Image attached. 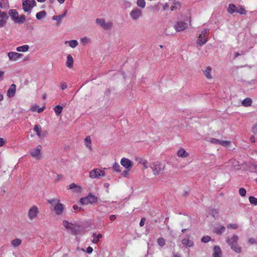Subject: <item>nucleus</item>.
I'll list each match as a JSON object with an SVG mask.
<instances>
[{
    "label": "nucleus",
    "mask_w": 257,
    "mask_h": 257,
    "mask_svg": "<svg viewBox=\"0 0 257 257\" xmlns=\"http://www.w3.org/2000/svg\"><path fill=\"white\" fill-rule=\"evenodd\" d=\"M46 16V12L45 11H40V12L37 13L36 16V18L38 20H40L43 18L45 17Z\"/></svg>",
    "instance_id": "2f4dec72"
},
{
    "label": "nucleus",
    "mask_w": 257,
    "mask_h": 257,
    "mask_svg": "<svg viewBox=\"0 0 257 257\" xmlns=\"http://www.w3.org/2000/svg\"><path fill=\"white\" fill-rule=\"evenodd\" d=\"M238 240V237L236 235H233L231 238H227L226 242L233 250L240 253L241 251V247L237 244Z\"/></svg>",
    "instance_id": "f257e3e1"
},
{
    "label": "nucleus",
    "mask_w": 257,
    "mask_h": 257,
    "mask_svg": "<svg viewBox=\"0 0 257 257\" xmlns=\"http://www.w3.org/2000/svg\"><path fill=\"white\" fill-rule=\"evenodd\" d=\"M26 21V17L24 15H18V17H17L16 20H15V23L17 24H22L24 23Z\"/></svg>",
    "instance_id": "cd10ccee"
},
{
    "label": "nucleus",
    "mask_w": 257,
    "mask_h": 257,
    "mask_svg": "<svg viewBox=\"0 0 257 257\" xmlns=\"http://www.w3.org/2000/svg\"><path fill=\"white\" fill-rule=\"evenodd\" d=\"M95 23L101 28L105 30H110L112 26L113 23L111 22H106L104 19L98 18L95 20Z\"/></svg>",
    "instance_id": "20e7f679"
},
{
    "label": "nucleus",
    "mask_w": 257,
    "mask_h": 257,
    "mask_svg": "<svg viewBox=\"0 0 257 257\" xmlns=\"http://www.w3.org/2000/svg\"><path fill=\"white\" fill-rule=\"evenodd\" d=\"M237 8L234 4H230L229 5L227 12L228 13L232 14L235 12H237Z\"/></svg>",
    "instance_id": "393cba45"
},
{
    "label": "nucleus",
    "mask_w": 257,
    "mask_h": 257,
    "mask_svg": "<svg viewBox=\"0 0 257 257\" xmlns=\"http://www.w3.org/2000/svg\"><path fill=\"white\" fill-rule=\"evenodd\" d=\"M147 161L146 160H145V161L143 162V166H144V168H145V169H147V168H148V166H147Z\"/></svg>",
    "instance_id": "69168bd1"
},
{
    "label": "nucleus",
    "mask_w": 257,
    "mask_h": 257,
    "mask_svg": "<svg viewBox=\"0 0 257 257\" xmlns=\"http://www.w3.org/2000/svg\"><path fill=\"white\" fill-rule=\"evenodd\" d=\"M213 257H220L222 254V251L220 247L219 246L215 245L213 248Z\"/></svg>",
    "instance_id": "aec40b11"
},
{
    "label": "nucleus",
    "mask_w": 257,
    "mask_h": 257,
    "mask_svg": "<svg viewBox=\"0 0 257 257\" xmlns=\"http://www.w3.org/2000/svg\"><path fill=\"white\" fill-rule=\"evenodd\" d=\"M115 218H116V217H115V215H111L110 216V217H109V219H110V220H111V221H113V220H114L115 219Z\"/></svg>",
    "instance_id": "338daca9"
},
{
    "label": "nucleus",
    "mask_w": 257,
    "mask_h": 257,
    "mask_svg": "<svg viewBox=\"0 0 257 257\" xmlns=\"http://www.w3.org/2000/svg\"><path fill=\"white\" fill-rule=\"evenodd\" d=\"M63 225L67 229H70L71 233L74 235H76L83 229V227L79 225L73 224L68 222L67 221H64Z\"/></svg>",
    "instance_id": "f03ea898"
},
{
    "label": "nucleus",
    "mask_w": 257,
    "mask_h": 257,
    "mask_svg": "<svg viewBox=\"0 0 257 257\" xmlns=\"http://www.w3.org/2000/svg\"><path fill=\"white\" fill-rule=\"evenodd\" d=\"M252 130L254 133H257V124L253 125Z\"/></svg>",
    "instance_id": "e2e57ef3"
},
{
    "label": "nucleus",
    "mask_w": 257,
    "mask_h": 257,
    "mask_svg": "<svg viewBox=\"0 0 257 257\" xmlns=\"http://www.w3.org/2000/svg\"><path fill=\"white\" fill-rule=\"evenodd\" d=\"M243 53L242 52H241V53H238V52H236L235 53V55H234V59H235V58H236L237 57L239 56H240L241 55H243Z\"/></svg>",
    "instance_id": "0e129e2a"
},
{
    "label": "nucleus",
    "mask_w": 257,
    "mask_h": 257,
    "mask_svg": "<svg viewBox=\"0 0 257 257\" xmlns=\"http://www.w3.org/2000/svg\"><path fill=\"white\" fill-rule=\"evenodd\" d=\"M239 193L241 196L244 197L246 193V190L243 188H240L239 189Z\"/></svg>",
    "instance_id": "37998d69"
},
{
    "label": "nucleus",
    "mask_w": 257,
    "mask_h": 257,
    "mask_svg": "<svg viewBox=\"0 0 257 257\" xmlns=\"http://www.w3.org/2000/svg\"><path fill=\"white\" fill-rule=\"evenodd\" d=\"M237 13L241 15H246V11L242 7H238L237 8Z\"/></svg>",
    "instance_id": "79ce46f5"
},
{
    "label": "nucleus",
    "mask_w": 257,
    "mask_h": 257,
    "mask_svg": "<svg viewBox=\"0 0 257 257\" xmlns=\"http://www.w3.org/2000/svg\"><path fill=\"white\" fill-rule=\"evenodd\" d=\"M66 65L69 68H72L73 66V59L71 55H68L67 57V61Z\"/></svg>",
    "instance_id": "4be33fe9"
},
{
    "label": "nucleus",
    "mask_w": 257,
    "mask_h": 257,
    "mask_svg": "<svg viewBox=\"0 0 257 257\" xmlns=\"http://www.w3.org/2000/svg\"><path fill=\"white\" fill-rule=\"evenodd\" d=\"M248 242L250 244H254L256 242L255 239L254 238H249V240H248Z\"/></svg>",
    "instance_id": "13d9d810"
},
{
    "label": "nucleus",
    "mask_w": 257,
    "mask_h": 257,
    "mask_svg": "<svg viewBox=\"0 0 257 257\" xmlns=\"http://www.w3.org/2000/svg\"><path fill=\"white\" fill-rule=\"evenodd\" d=\"M39 212L38 208L35 206H33L28 211V217L31 220L35 219Z\"/></svg>",
    "instance_id": "9d476101"
},
{
    "label": "nucleus",
    "mask_w": 257,
    "mask_h": 257,
    "mask_svg": "<svg viewBox=\"0 0 257 257\" xmlns=\"http://www.w3.org/2000/svg\"><path fill=\"white\" fill-rule=\"evenodd\" d=\"M209 142L212 144H218L224 147H228L231 144L230 141H221L213 138H210Z\"/></svg>",
    "instance_id": "f8f14e48"
},
{
    "label": "nucleus",
    "mask_w": 257,
    "mask_h": 257,
    "mask_svg": "<svg viewBox=\"0 0 257 257\" xmlns=\"http://www.w3.org/2000/svg\"><path fill=\"white\" fill-rule=\"evenodd\" d=\"M149 167L152 170L153 174L156 176L161 174V172L164 170L165 166L160 162L157 161L151 163Z\"/></svg>",
    "instance_id": "7ed1b4c3"
},
{
    "label": "nucleus",
    "mask_w": 257,
    "mask_h": 257,
    "mask_svg": "<svg viewBox=\"0 0 257 257\" xmlns=\"http://www.w3.org/2000/svg\"><path fill=\"white\" fill-rule=\"evenodd\" d=\"M16 86L14 84H12L7 91V95L9 97H12L16 93Z\"/></svg>",
    "instance_id": "6ab92c4d"
},
{
    "label": "nucleus",
    "mask_w": 257,
    "mask_h": 257,
    "mask_svg": "<svg viewBox=\"0 0 257 257\" xmlns=\"http://www.w3.org/2000/svg\"><path fill=\"white\" fill-rule=\"evenodd\" d=\"M105 173L103 170L94 169L89 172V177L91 179L99 178L100 177H104Z\"/></svg>",
    "instance_id": "0eeeda50"
},
{
    "label": "nucleus",
    "mask_w": 257,
    "mask_h": 257,
    "mask_svg": "<svg viewBox=\"0 0 257 257\" xmlns=\"http://www.w3.org/2000/svg\"><path fill=\"white\" fill-rule=\"evenodd\" d=\"M93 251V248L91 246H89L86 249V251L88 253H91Z\"/></svg>",
    "instance_id": "5fc2aeb1"
},
{
    "label": "nucleus",
    "mask_w": 257,
    "mask_h": 257,
    "mask_svg": "<svg viewBox=\"0 0 257 257\" xmlns=\"http://www.w3.org/2000/svg\"><path fill=\"white\" fill-rule=\"evenodd\" d=\"M6 24V21L4 20H2L1 19L0 20V27H3L5 26Z\"/></svg>",
    "instance_id": "8fccbe9b"
},
{
    "label": "nucleus",
    "mask_w": 257,
    "mask_h": 257,
    "mask_svg": "<svg viewBox=\"0 0 257 257\" xmlns=\"http://www.w3.org/2000/svg\"><path fill=\"white\" fill-rule=\"evenodd\" d=\"M123 3L125 5V6L127 7H130L131 5V3L127 1H124Z\"/></svg>",
    "instance_id": "4d7b16f0"
},
{
    "label": "nucleus",
    "mask_w": 257,
    "mask_h": 257,
    "mask_svg": "<svg viewBox=\"0 0 257 257\" xmlns=\"http://www.w3.org/2000/svg\"><path fill=\"white\" fill-rule=\"evenodd\" d=\"M228 228L236 229L238 227V226L236 224H229L227 226Z\"/></svg>",
    "instance_id": "49530a36"
},
{
    "label": "nucleus",
    "mask_w": 257,
    "mask_h": 257,
    "mask_svg": "<svg viewBox=\"0 0 257 257\" xmlns=\"http://www.w3.org/2000/svg\"><path fill=\"white\" fill-rule=\"evenodd\" d=\"M80 41L83 44L86 45L88 44L89 43H90L91 40L87 37H84L81 39Z\"/></svg>",
    "instance_id": "4c0bfd02"
},
{
    "label": "nucleus",
    "mask_w": 257,
    "mask_h": 257,
    "mask_svg": "<svg viewBox=\"0 0 257 257\" xmlns=\"http://www.w3.org/2000/svg\"><path fill=\"white\" fill-rule=\"evenodd\" d=\"M250 140L251 142L252 143H254L255 141V138L254 136H252L250 138Z\"/></svg>",
    "instance_id": "774afa93"
},
{
    "label": "nucleus",
    "mask_w": 257,
    "mask_h": 257,
    "mask_svg": "<svg viewBox=\"0 0 257 257\" xmlns=\"http://www.w3.org/2000/svg\"><path fill=\"white\" fill-rule=\"evenodd\" d=\"M62 109L63 107L59 105L56 106L54 108L57 115H59L62 112Z\"/></svg>",
    "instance_id": "e433bc0d"
},
{
    "label": "nucleus",
    "mask_w": 257,
    "mask_h": 257,
    "mask_svg": "<svg viewBox=\"0 0 257 257\" xmlns=\"http://www.w3.org/2000/svg\"><path fill=\"white\" fill-rule=\"evenodd\" d=\"M66 188L68 190H72L75 192H80L81 190V187L74 183L67 186Z\"/></svg>",
    "instance_id": "f3484780"
},
{
    "label": "nucleus",
    "mask_w": 257,
    "mask_h": 257,
    "mask_svg": "<svg viewBox=\"0 0 257 257\" xmlns=\"http://www.w3.org/2000/svg\"><path fill=\"white\" fill-rule=\"evenodd\" d=\"M5 143V141L2 138H0V147L3 146Z\"/></svg>",
    "instance_id": "bf43d9fd"
},
{
    "label": "nucleus",
    "mask_w": 257,
    "mask_h": 257,
    "mask_svg": "<svg viewBox=\"0 0 257 257\" xmlns=\"http://www.w3.org/2000/svg\"><path fill=\"white\" fill-rule=\"evenodd\" d=\"M137 5L142 9H144L146 7V2L145 0H137Z\"/></svg>",
    "instance_id": "f704fd0d"
},
{
    "label": "nucleus",
    "mask_w": 257,
    "mask_h": 257,
    "mask_svg": "<svg viewBox=\"0 0 257 257\" xmlns=\"http://www.w3.org/2000/svg\"><path fill=\"white\" fill-rule=\"evenodd\" d=\"M34 131L36 132L37 136L39 138L44 137L47 134L46 131L41 132L42 128L39 124H37L35 126Z\"/></svg>",
    "instance_id": "dca6fc26"
},
{
    "label": "nucleus",
    "mask_w": 257,
    "mask_h": 257,
    "mask_svg": "<svg viewBox=\"0 0 257 257\" xmlns=\"http://www.w3.org/2000/svg\"><path fill=\"white\" fill-rule=\"evenodd\" d=\"M85 142L86 143V146L90 150H92V148L91 146V139L89 136L87 137L85 139Z\"/></svg>",
    "instance_id": "473e14b6"
},
{
    "label": "nucleus",
    "mask_w": 257,
    "mask_h": 257,
    "mask_svg": "<svg viewBox=\"0 0 257 257\" xmlns=\"http://www.w3.org/2000/svg\"><path fill=\"white\" fill-rule=\"evenodd\" d=\"M11 243L14 247H17L21 244L22 241L19 238H16L12 240Z\"/></svg>",
    "instance_id": "72a5a7b5"
},
{
    "label": "nucleus",
    "mask_w": 257,
    "mask_h": 257,
    "mask_svg": "<svg viewBox=\"0 0 257 257\" xmlns=\"http://www.w3.org/2000/svg\"><path fill=\"white\" fill-rule=\"evenodd\" d=\"M212 68L210 67H208L205 70H203V73L207 79H211L212 76L211 75V72Z\"/></svg>",
    "instance_id": "bb28decb"
},
{
    "label": "nucleus",
    "mask_w": 257,
    "mask_h": 257,
    "mask_svg": "<svg viewBox=\"0 0 257 257\" xmlns=\"http://www.w3.org/2000/svg\"><path fill=\"white\" fill-rule=\"evenodd\" d=\"M169 7V5L168 3H166L163 7V9L164 11H166L168 9Z\"/></svg>",
    "instance_id": "6e6d98bb"
},
{
    "label": "nucleus",
    "mask_w": 257,
    "mask_h": 257,
    "mask_svg": "<svg viewBox=\"0 0 257 257\" xmlns=\"http://www.w3.org/2000/svg\"><path fill=\"white\" fill-rule=\"evenodd\" d=\"M249 201L251 204L254 205H257V198L253 196H250L249 197Z\"/></svg>",
    "instance_id": "a19ab883"
},
{
    "label": "nucleus",
    "mask_w": 257,
    "mask_h": 257,
    "mask_svg": "<svg viewBox=\"0 0 257 257\" xmlns=\"http://www.w3.org/2000/svg\"><path fill=\"white\" fill-rule=\"evenodd\" d=\"M120 164L127 170H131L133 166V162L125 158H123L121 159Z\"/></svg>",
    "instance_id": "9b49d317"
},
{
    "label": "nucleus",
    "mask_w": 257,
    "mask_h": 257,
    "mask_svg": "<svg viewBox=\"0 0 257 257\" xmlns=\"http://www.w3.org/2000/svg\"><path fill=\"white\" fill-rule=\"evenodd\" d=\"M182 244L186 245L189 247H192L194 245V242L188 239L184 238L182 240Z\"/></svg>",
    "instance_id": "c85d7f7f"
},
{
    "label": "nucleus",
    "mask_w": 257,
    "mask_h": 257,
    "mask_svg": "<svg viewBox=\"0 0 257 257\" xmlns=\"http://www.w3.org/2000/svg\"><path fill=\"white\" fill-rule=\"evenodd\" d=\"M36 5L35 0H25L23 2V9L25 12H29L31 11L32 8Z\"/></svg>",
    "instance_id": "423d86ee"
},
{
    "label": "nucleus",
    "mask_w": 257,
    "mask_h": 257,
    "mask_svg": "<svg viewBox=\"0 0 257 257\" xmlns=\"http://www.w3.org/2000/svg\"><path fill=\"white\" fill-rule=\"evenodd\" d=\"M146 219L145 218H142L140 222V225L141 226H143L145 224Z\"/></svg>",
    "instance_id": "864d4df0"
},
{
    "label": "nucleus",
    "mask_w": 257,
    "mask_h": 257,
    "mask_svg": "<svg viewBox=\"0 0 257 257\" xmlns=\"http://www.w3.org/2000/svg\"><path fill=\"white\" fill-rule=\"evenodd\" d=\"M8 56L10 60L16 61L19 58L23 57V55L15 52H10L8 53Z\"/></svg>",
    "instance_id": "4468645a"
},
{
    "label": "nucleus",
    "mask_w": 257,
    "mask_h": 257,
    "mask_svg": "<svg viewBox=\"0 0 257 257\" xmlns=\"http://www.w3.org/2000/svg\"><path fill=\"white\" fill-rule=\"evenodd\" d=\"M9 14L13 21H14V22H15V20H16L17 19V17H18V16L19 15L17 11L14 9L10 10Z\"/></svg>",
    "instance_id": "b1692460"
},
{
    "label": "nucleus",
    "mask_w": 257,
    "mask_h": 257,
    "mask_svg": "<svg viewBox=\"0 0 257 257\" xmlns=\"http://www.w3.org/2000/svg\"><path fill=\"white\" fill-rule=\"evenodd\" d=\"M187 27L188 24L182 21L177 22L174 26V28H175L176 32L183 31L186 29Z\"/></svg>",
    "instance_id": "ddd939ff"
},
{
    "label": "nucleus",
    "mask_w": 257,
    "mask_h": 257,
    "mask_svg": "<svg viewBox=\"0 0 257 257\" xmlns=\"http://www.w3.org/2000/svg\"><path fill=\"white\" fill-rule=\"evenodd\" d=\"M29 49V46L28 45H23L17 48L16 50L18 52H27Z\"/></svg>",
    "instance_id": "7c9ffc66"
},
{
    "label": "nucleus",
    "mask_w": 257,
    "mask_h": 257,
    "mask_svg": "<svg viewBox=\"0 0 257 257\" xmlns=\"http://www.w3.org/2000/svg\"><path fill=\"white\" fill-rule=\"evenodd\" d=\"M59 202H60V200L58 199H52L48 200V202L50 204H53L54 203H57Z\"/></svg>",
    "instance_id": "de8ad7c7"
},
{
    "label": "nucleus",
    "mask_w": 257,
    "mask_h": 257,
    "mask_svg": "<svg viewBox=\"0 0 257 257\" xmlns=\"http://www.w3.org/2000/svg\"><path fill=\"white\" fill-rule=\"evenodd\" d=\"M208 34V30L204 29L203 30L201 34L199 35L198 40L197 41V44L199 46H202L208 41L207 35Z\"/></svg>",
    "instance_id": "39448f33"
},
{
    "label": "nucleus",
    "mask_w": 257,
    "mask_h": 257,
    "mask_svg": "<svg viewBox=\"0 0 257 257\" xmlns=\"http://www.w3.org/2000/svg\"><path fill=\"white\" fill-rule=\"evenodd\" d=\"M67 11H65L63 14L58 16H54L53 17V20L57 21V26H59L61 23V21L63 18H64L66 15Z\"/></svg>",
    "instance_id": "412c9836"
},
{
    "label": "nucleus",
    "mask_w": 257,
    "mask_h": 257,
    "mask_svg": "<svg viewBox=\"0 0 257 257\" xmlns=\"http://www.w3.org/2000/svg\"><path fill=\"white\" fill-rule=\"evenodd\" d=\"M130 15L134 21H136L142 17L143 12L138 8H135L130 12Z\"/></svg>",
    "instance_id": "6e6552de"
},
{
    "label": "nucleus",
    "mask_w": 257,
    "mask_h": 257,
    "mask_svg": "<svg viewBox=\"0 0 257 257\" xmlns=\"http://www.w3.org/2000/svg\"><path fill=\"white\" fill-rule=\"evenodd\" d=\"M97 201V197L89 195L88 196L81 198L80 200V203L83 205L88 204V203H95Z\"/></svg>",
    "instance_id": "1a4fd4ad"
},
{
    "label": "nucleus",
    "mask_w": 257,
    "mask_h": 257,
    "mask_svg": "<svg viewBox=\"0 0 257 257\" xmlns=\"http://www.w3.org/2000/svg\"><path fill=\"white\" fill-rule=\"evenodd\" d=\"M42 149V146L38 145L36 148L31 150L30 151L31 155L33 157H36L39 156L40 154L41 150Z\"/></svg>",
    "instance_id": "a211bd4d"
},
{
    "label": "nucleus",
    "mask_w": 257,
    "mask_h": 257,
    "mask_svg": "<svg viewBox=\"0 0 257 257\" xmlns=\"http://www.w3.org/2000/svg\"><path fill=\"white\" fill-rule=\"evenodd\" d=\"M211 237L209 236H204L201 239V241L204 243H207L210 241Z\"/></svg>",
    "instance_id": "c03bdc74"
},
{
    "label": "nucleus",
    "mask_w": 257,
    "mask_h": 257,
    "mask_svg": "<svg viewBox=\"0 0 257 257\" xmlns=\"http://www.w3.org/2000/svg\"><path fill=\"white\" fill-rule=\"evenodd\" d=\"M165 34L166 35H173V33L171 32L170 31H169V28L166 29L165 31Z\"/></svg>",
    "instance_id": "3c124183"
},
{
    "label": "nucleus",
    "mask_w": 257,
    "mask_h": 257,
    "mask_svg": "<svg viewBox=\"0 0 257 257\" xmlns=\"http://www.w3.org/2000/svg\"><path fill=\"white\" fill-rule=\"evenodd\" d=\"M252 100L250 98L247 97L242 101V105L244 106H249L251 105Z\"/></svg>",
    "instance_id": "c756f323"
},
{
    "label": "nucleus",
    "mask_w": 257,
    "mask_h": 257,
    "mask_svg": "<svg viewBox=\"0 0 257 257\" xmlns=\"http://www.w3.org/2000/svg\"><path fill=\"white\" fill-rule=\"evenodd\" d=\"M67 43H69L70 47H71V48H73L76 47L78 45V42L75 40H71L70 41H66L65 42V44H66Z\"/></svg>",
    "instance_id": "c9c22d12"
},
{
    "label": "nucleus",
    "mask_w": 257,
    "mask_h": 257,
    "mask_svg": "<svg viewBox=\"0 0 257 257\" xmlns=\"http://www.w3.org/2000/svg\"><path fill=\"white\" fill-rule=\"evenodd\" d=\"M73 208L75 210H80L81 209V208L80 207H79L77 205H73Z\"/></svg>",
    "instance_id": "680f3d73"
},
{
    "label": "nucleus",
    "mask_w": 257,
    "mask_h": 257,
    "mask_svg": "<svg viewBox=\"0 0 257 257\" xmlns=\"http://www.w3.org/2000/svg\"><path fill=\"white\" fill-rule=\"evenodd\" d=\"M64 209V205L58 202L54 206V210L57 215H61L63 213Z\"/></svg>",
    "instance_id": "2eb2a0df"
},
{
    "label": "nucleus",
    "mask_w": 257,
    "mask_h": 257,
    "mask_svg": "<svg viewBox=\"0 0 257 257\" xmlns=\"http://www.w3.org/2000/svg\"><path fill=\"white\" fill-rule=\"evenodd\" d=\"M225 230V227L224 226L220 225L218 227L214 228V232L217 234L221 235Z\"/></svg>",
    "instance_id": "5701e85b"
},
{
    "label": "nucleus",
    "mask_w": 257,
    "mask_h": 257,
    "mask_svg": "<svg viewBox=\"0 0 257 257\" xmlns=\"http://www.w3.org/2000/svg\"><path fill=\"white\" fill-rule=\"evenodd\" d=\"M0 17L2 20H4L6 21V20L8 19L9 16L6 12H2L1 15H0Z\"/></svg>",
    "instance_id": "a18cd8bd"
},
{
    "label": "nucleus",
    "mask_w": 257,
    "mask_h": 257,
    "mask_svg": "<svg viewBox=\"0 0 257 257\" xmlns=\"http://www.w3.org/2000/svg\"><path fill=\"white\" fill-rule=\"evenodd\" d=\"M120 166L119 165L115 162L113 164V166H112V168L113 169L114 171L117 172H120L121 171V170L120 169Z\"/></svg>",
    "instance_id": "ea45409f"
},
{
    "label": "nucleus",
    "mask_w": 257,
    "mask_h": 257,
    "mask_svg": "<svg viewBox=\"0 0 257 257\" xmlns=\"http://www.w3.org/2000/svg\"><path fill=\"white\" fill-rule=\"evenodd\" d=\"M177 155L179 157L182 158H186L189 156L188 153H187L183 148L179 149V150L178 151Z\"/></svg>",
    "instance_id": "a878e982"
},
{
    "label": "nucleus",
    "mask_w": 257,
    "mask_h": 257,
    "mask_svg": "<svg viewBox=\"0 0 257 257\" xmlns=\"http://www.w3.org/2000/svg\"><path fill=\"white\" fill-rule=\"evenodd\" d=\"M9 7L8 5V3H7L6 4H3L2 2H0V7L1 8H8Z\"/></svg>",
    "instance_id": "09e8293b"
},
{
    "label": "nucleus",
    "mask_w": 257,
    "mask_h": 257,
    "mask_svg": "<svg viewBox=\"0 0 257 257\" xmlns=\"http://www.w3.org/2000/svg\"><path fill=\"white\" fill-rule=\"evenodd\" d=\"M157 242L158 244L161 247L164 246L166 244L165 240L164 238L162 237L159 238L157 240Z\"/></svg>",
    "instance_id": "58836bf2"
},
{
    "label": "nucleus",
    "mask_w": 257,
    "mask_h": 257,
    "mask_svg": "<svg viewBox=\"0 0 257 257\" xmlns=\"http://www.w3.org/2000/svg\"><path fill=\"white\" fill-rule=\"evenodd\" d=\"M130 170H125V171H124L122 172L121 175L122 176H124V177H126L128 174H129V173H128V171Z\"/></svg>",
    "instance_id": "603ef678"
},
{
    "label": "nucleus",
    "mask_w": 257,
    "mask_h": 257,
    "mask_svg": "<svg viewBox=\"0 0 257 257\" xmlns=\"http://www.w3.org/2000/svg\"><path fill=\"white\" fill-rule=\"evenodd\" d=\"M67 87V85L65 83H63L61 84V89L62 90H64L66 89Z\"/></svg>",
    "instance_id": "052dcab7"
}]
</instances>
